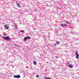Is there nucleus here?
<instances>
[{
  "mask_svg": "<svg viewBox=\"0 0 79 79\" xmlns=\"http://www.w3.org/2000/svg\"><path fill=\"white\" fill-rule=\"evenodd\" d=\"M69 68H73V65H72V64H69Z\"/></svg>",
  "mask_w": 79,
  "mask_h": 79,
  "instance_id": "nucleus-5",
  "label": "nucleus"
},
{
  "mask_svg": "<svg viewBox=\"0 0 79 79\" xmlns=\"http://www.w3.org/2000/svg\"><path fill=\"white\" fill-rule=\"evenodd\" d=\"M48 78L47 77H46L45 78V79H48Z\"/></svg>",
  "mask_w": 79,
  "mask_h": 79,
  "instance_id": "nucleus-17",
  "label": "nucleus"
},
{
  "mask_svg": "<svg viewBox=\"0 0 79 79\" xmlns=\"http://www.w3.org/2000/svg\"><path fill=\"white\" fill-rule=\"evenodd\" d=\"M56 58H59V57H58V56H56Z\"/></svg>",
  "mask_w": 79,
  "mask_h": 79,
  "instance_id": "nucleus-15",
  "label": "nucleus"
},
{
  "mask_svg": "<svg viewBox=\"0 0 79 79\" xmlns=\"http://www.w3.org/2000/svg\"><path fill=\"white\" fill-rule=\"evenodd\" d=\"M17 6L18 7H19V8H21V6L19 3H17Z\"/></svg>",
  "mask_w": 79,
  "mask_h": 79,
  "instance_id": "nucleus-4",
  "label": "nucleus"
},
{
  "mask_svg": "<svg viewBox=\"0 0 79 79\" xmlns=\"http://www.w3.org/2000/svg\"><path fill=\"white\" fill-rule=\"evenodd\" d=\"M20 32H22V33H24V31L22 30L20 31Z\"/></svg>",
  "mask_w": 79,
  "mask_h": 79,
  "instance_id": "nucleus-9",
  "label": "nucleus"
},
{
  "mask_svg": "<svg viewBox=\"0 0 79 79\" xmlns=\"http://www.w3.org/2000/svg\"><path fill=\"white\" fill-rule=\"evenodd\" d=\"M3 64H2V66H3Z\"/></svg>",
  "mask_w": 79,
  "mask_h": 79,
  "instance_id": "nucleus-19",
  "label": "nucleus"
},
{
  "mask_svg": "<svg viewBox=\"0 0 79 79\" xmlns=\"http://www.w3.org/2000/svg\"><path fill=\"white\" fill-rule=\"evenodd\" d=\"M14 77L15 78H17V79H19V78H20L21 77V76L19 75H14Z\"/></svg>",
  "mask_w": 79,
  "mask_h": 79,
  "instance_id": "nucleus-2",
  "label": "nucleus"
},
{
  "mask_svg": "<svg viewBox=\"0 0 79 79\" xmlns=\"http://www.w3.org/2000/svg\"><path fill=\"white\" fill-rule=\"evenodd\" d=\"M61 25L62 26V27H64V26H66V24L65 23H62Z\"/></svg>",
  "mask_w": 79,
  "mask_h": 79,
  "instance_id": "nucleus-6",
  "label": "nucleus"
},
{
  "mask_svg": "<svg viewBox=\"0 0 79 79\" xmlns=\"http://www.w3.org/2000/svg\"><path fill=\"white\" fill-rule=\"evenodd\" d=\"M3 38L6 40H8V41H9V40H10V38L8 36L3 37Z\"/></svg>",
  "mask_w": 79,
  "mask_h": 79,
  "instance_id": "nucleus-1",
  "label": "nucleus"
},
{
  "mask_svg": "<svg viewBox=\"0 0 79 79\" xmlns=\"http://www.w3.org/2000/svg\"><path fill=\"white\" fill-rule=\"evenodd\" d=\"M15 46H17V45L15 44Z\"/></svg>",
  "mask_w": 79,
  "mask_h": 79,
  "instance_id": "nucleus-18",
  "label": "nucleus"
},
{
  "mask_svg": "<svg viewBox=\"0 0 79 79\" xmlns=\"http://www.w3.org/2000/svg\"><path fill=\"white\" fill-rule=\"evenodd\" d=\"M4 27L6 29H8V27L6 24L5 25Z\"/></svg>",
  "mask_w": 79,
  "mask_h": 79,
  "instance_id": "nucleus-3",
  "label": "nucleus"
},
{
  "mask_svg": "<svg viewBox=\"0 0 79 79\" xmlns=\"http://www.w3.org/2000/svg\"><path fill=\"white\" fill-rule=\"evenodd\" d=\"M0 35H1L0 34Z\"/></svg>",
  "mask_w": 79,
  "mask_h": 79,
  "instance_id": "nucleus-22",
  "label": "nucleus"
},
{
  "mask_svg": "<svg viewBox=\"0 0 79 79\" xmlns=\"http://www.w3.org/2000/svg\"><path fill=\"white\" fill-rule=\"evenodd\" d=\"M36 77H39V75H37Z\"/></svg>",
  "mask_w": 79,
  "mask_h": 79,
  "instance_id": "nucleus-16",
  "label": "nucleus"
},
{
  "mask_svg": "<svg viewBox=\"0 0 79 79\" xmlns=\"http://www.w3.org/2000/svg\"><path fill=\"white\" fill-rule=\"evenodd\" d=\"M66 23L67 24H69V22H68V21H66Z\"/></svg>",
  "mask_w": 79,
  "mask_h": 79,
  "instance_id": "nucleus-13",
  "label": "nucleus"
},
{
  "mask_svg": "<svg viewBox=\"0 0 79 79\" xmlns=\"http://www.w3.org/2000/svg\"><path fill=\"white\" fill-rule=\"evenodd\" d=\"M27 38L28 39H31V37H30V36H28Z\"/></svg>",
  "mask_w": 79,
  "mask_h": 79,
  "instance_id": "nucleus-12",
  "label": "nucleus"
},
{
  "mask_svg": "<svg viewBox=\"0 0 79 79\" xmlns=\"http://www.w3.org/2000/svg\"><path fill=\"white\" fill-rule=\"evenodd\" d=\"M16 29H17V28H16Z\"/></svg>",
  "mask_w": 79,
  "mask_h": 79,
  "instance_id": "nucleus-21",
  "label": "nucleus"
},
{
  "mask_svg": "<svg viewBox=\"0 0 79 79\" xmlns=\"http://www.w3.org/2000/svg\"><path fill=\"white\" fill-rule=\"evenodd\" d=\"M58 44H60V42L59 41H57L56 44H54L55 46L56 45H58Z\"/></svg>",
  "mask_w": 79,
  "mask_h": 79,
  "instance_id": "nucleus-7",
  "label": "nucleus"
},
{
  "mask_svg": "<svg viewBox=\"0 0 79 79\" xmlns=\"http://www.w3.org/2000/svg\"><path fill=\"white\" fill-rule=\"evenodd\" d=\"M76 58H77V59H78V58H79V55H77Z\"/></svg>",
  "mask_w": 79,
  "mask_h": 79,
  "instance_id": "nucleus-11",
  "label": "nucleus"
},
{
  "mask_svg": "<svg viewBox=\"0 0 79 79\" xmlns=\"http://www.w3.org/2000/svg\"><path fill=\"white\" fill-rule=\"evenodd\" d=\"M10 66H12V65H10Z\"/></svg>",
  "mask_w": 79,
  "mask_h": 79,
  "instance_id": "nucleus-20",
  "label": "nucleus"
},
{
  "mask_svg": "<svg viewBox=\"0 0 79 79\" xmlns=\"http://www.w3.org/2000/svg\"><path fill=\"white\" fill-rule=\"evenodd\" d=\"M75 53H76V55H78V53H77V52H76Z\"/></svg>",
  "mask_w": 79,
  "mask_h": 79,
  "instance_id": "nucleus-14",
  "label": "nucleus"
},
{
  "mask_svg": "<svg viewBox=\"0 0 79 79\" xmlns=\"http://www.w3.org/2000/svg\"><path fill=\"white\" fill-rule=\"evenodd\" d=\"M33 64H35V65H36V64H37V62H36V61H34L33 62Z\"/></svg>",
  "mask_w": 79,
  "mask_h": 79,
  "instance_id": "nucleus-10",
  "label": "nucleus"
},
{
  "mask_svg": "<svg viewBox=\"0 0 79 79\" xmlns=\"http://www.w3.org/2000/svg\"><path fill=\"white\" fill-rule=\"evenodd\" d=\"M27 37H25L24 39V40L25 41H26V40H27Z\"/></svg>",
  "mask_w": 79,
  "mask_h": 79,
  "instance_id": "nucleus-8",
  "label": "nucleus"
}]
</instances>
